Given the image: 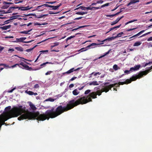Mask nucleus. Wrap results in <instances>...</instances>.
<instances>
[{"mask_svg": "<svg viewBox=\"0 0 152 152\" xmlns=\"http://www.w3.org/2000/svg\"><path fill=\"white\" fill-rule=\"evenodd\" d=\"M151 33V32H148V33H145V34H143L142 36H140L139 37H143Z\"/></svg>", "mask_w": 152, "mask_h": 152, "instance_id": "nucleus-38", "label": "nucleus"}, {"mask_svg": "<svg viewBox=\"0 0 152 152\" xmlns=\"http://www.w3.org/2000/svg\"><path fill=\"white\" fill-rule=\"evenodd\" d=\"M147 41H152V37H150L149 38H148L147 39Z\"/></svg>", "mask_w": 152, "mask_h": 152, "instance_id": "nucleus-61", "label": "nucleus"}, {"mask_svg": "<svg viewBox=\"0 0 152 152\" xmlns=\"http://www.w3.org/2000/svg\"><path fill=\"white\" fill-rule=\"evenodd\" d=\"M80 93V92L78 91L77 89H75L72 91L73 94L75 96L77 95Z\"/></svg>", "mask_w": 152, "mask_h": 152, "instance_id": "nucleus-17", "label": "nucleus"}, {"mask_svg": "<svg viewBox=\"0 0 152 152\" xmlns=\"http://www.w3.org/2000/svg\"><path fill=\"white\" fill-rule=\"evenodd\" d=\"M74 85L73 84H70L69 86V88H72L74 86Z\"/></svg>", "mask_w": 152, "mask_h": 152, "instance_id": "nucleus-59", "label": "nucleus"}, {"mask_svg": "<svg viewBox=\"0 0 152 152\" xmlns=\"http://www.w3.org/2000/svg\"><path fill=\"white\" fill-rule=\"evenodd\" d=\"M4 49V48L0 46V52L1 51Z\"/></svg>", "mask_w": 152, "mask_h": 152, "instance_id": "nucleus-63", "label": "nucleus"}, {"mask_svg": "<svg viewBox=\"0 0 152 152\" xmlns=\"http://www.w3.org/2000/svg\"><path fill=\"white\" fill-rule=\"evenodd\" d=\"M53 72V71H49L45 73V75H50Z\"/></svg>", "mask_w": 152, "mask_h": 152, "instance_id": "nucleus-42", "label": "nucleus"}, {"mask_svg": "<svg viewBox=\"0 0 152 152\" xmlns=\"http://www.w3.org/2000/svg\"><path fill=\"white\" fill-rule=\"evenodd\" d=\"M56 2V1H54L48 2H47V3H48L49 4H53Z\"/></svg>", "mask_w": 152, "mask_h": 152, "instance_id": "nucleus-53", "label": "nucleus"}, {"mask_svg": "<svg viewBox=\"0 0 152 152\" xmlns=\"http://www.w3.org/2000/svg\"><path fill=\"white\" fill-rule=\"evenodd\" d=\"M124 16H122L120 18H118L115 21L112 22L111 25L112 26L113 25L117 23L120 20L124 17Z\"/></svg>", "mask_w": 152, "mask_h": 152, "instance_id": "nucleus-9", "label": "nucleus"}, {"mask_svg": "<svg viewBox=\"0 0 152 152\" xmlns=\"http://www.w3.org/2000/svg\"><path fill=\"white\" fill-rule=\"evenodd\" d=\"M54 101V99L51 98H50L48 99H47L45 100V101H50L51 102H53Z\"/></svg>", "mask_w": 152, "mask_h": 152, "instance_id": "nucleus-35", "label": "nucleus"}, {"mask_svg": "<svg viewBox=\"0 0 152 152\" xmlns=\"http://www.w3.org/2000/svg\"><path fill=\"white\" fill-rule=\"evenodd\" d=\"M140 65H135L134 67H131L130 68V71H136L137 70L140 68Z\"/></svg>", "mask_w": 152, "mask_h": 152, "instance_id": "nucleus-8", "label": "nucleus"}, {"mask_svg": "<svg viewBox=\"0 0 152 152\" xmlns=\"http://www.w3.org/2000/svg\"><path fill=\"white\" fill-rule=\"evenodd\" d=\"M123 34H124V33L122 32H121L119 33L118 34H117V36L115 37V38H116L117 37H121V35Z\"/></svg>", "mask_w": 152, "mask_h": 152, "instance_id": "nucleus-32", "label": "nucleus"}, {"mask_svg": "<svg viewBox=\"0 0 152 152\" xmlns=\"http://www.w3.org/2000/svg\"><path fill=\"white\" fill-rule=\"evenodd\" d=\"M109 5V3H107L102 5L101 6V7H100L101 8H102V7H105V6H108Z\"/></svg>", "mask_w": 152, "mask_h": 152, "instance_id": "nucleus-45", "label": "nucleus"}, {"mask_svg": "<svg viewBox=\"0 0 152 152\" xmlns=\"http://www.w3.org/2000/svg\"><path fill=\"white\" fill-rule=\"evenodd\" d=\"M3 66L4 67H7L8 68H10V67H9L8 65H7L6 64H0V66Z\"/></svg>", "mask_w": 152, "mask_h": 152, "instance_id": "nucleus-43", "label": "nucleus"}, {"mask_svg": "<svg viewBox=\"0 0 152 152\" xmlns=\"http://www.w3.org/2000/svg\"><path fill=\"white\" fill-rule=\"evenodd\" d=\"M49 7L52 8V9L53 10H56L58 9V7L57 6H54L51 5V6H49Z\"/></svg>", "mask_w": 152, "mask_h": 152, "instance_id": "nucleus-31", "label": "nucleus"}, {"mask_svg": "<svg viewBox=\"0 0 152 152\" xmlns=\"http://www.w3.org/2000/svg\"><path fill=\"white\" fill-rule=\"evenodd\" d=\"M84 86H83L80 88V87H78V89L79 90H82L84 88Z\"/></svg>", "mask_w": 152, "mask_h": 152, "instance_id": "nucleus-64", "label": "nucleus"}, {"mask_svg": "<svg viewBox=\"0 0 152 152\" xmlns=\"http://www.w3.org/2000/svg\"><path fill=\"white\" fill-rule=\"evenodd\" d=\"M88 49V48H87V47L86 48H83L79 50V51H80L81 52L86 51Z\"/></svg>", "mask_w": 152, "mask_h": 152, "instance_id": "nucleus-28", "label": "nucleus"}, {"mask_svg": "<svg viewBox=\"0 0 152 152\" xmlns=\"http://www.w3.org/2000/svg\"><path fill=\"white\" fill-rule=\"evenodd\" d=\"M10 27V25H8L7 26H3L1 27L0 28L3 30H6L8 28H9Z\"/></svg>", "mask_w": 152, "mask_h": 152, "instance_id": "nucleus-18", "label": "nucleus"}, {"mask_svg": "<svg viewBox=\"0 0 152 152\" xmlns=\"http://www.w3.org/2000/svg\"><path fill=\"white\" fill-rule=\"evenodd\" d=\"M59 42H56L54 43L53 44V45H52L51 46V48H53L55 46L58 45H59Z\"/></svg>", "mask_w": 152, "mask_h": 152, "instance_id": "nucleus-34", "label": "nucleus"}, {"mask_svg": "<svg viewBox=\"0 0 152 152\" xmlns=\"http://www.w3.org/2000/svg\"><path fill=\"white\" fill-rule=\"evenodd\" d=\"M14 1L15 4H18L22 3L23 2V0H14Z\"/></svg>", "mask_w": 152, "mask_h": 152, "instance_id": "nucleus-23", "label": "nucleus"}, {"mask_svg": "<svg viewBox=\"0 0 152 152\" xmlns=\"http://www.w3.org/2000/svg\"><path fill=\"white\" fill-rule=\"evenodd\" d=\"M109 83L108 82L105 83L104 86H102L101 89H100L99 88H98L97 89L99 90L96 91L91 93L87 97L86 96L81 97L80 96H77L75 99L69 101L66 106L62 107L61 105L58 106L56 108L57 112H58L59 115L64 112L71 110L80 104H83L89 102H92V98L94 99L97 98V96H100L103 92H108L110 89L108 86L106 85Z\"/></svg>", "mask_w": 152, "mask_h": 152, "instance_id": "nucleus-2", "label": "nucleus"}, {"mask_svg": "<svg viewBox=\"0 0 152 152\" xmlns=\"http://www.w3.org/2000/svg\"><path fill=\"white\" fill-rule=\"evenodd\" d=\"M113 69L115 71L120 69V67L116 64H114L113 66Z\"/></svg>", "mask_w": 152, "mask_h": 152, "instance_id": "nucleus-22", "label": "nucleus"}, {"mask_svg": "<svg viewBox=\"0 0 152 152\" xmlns=\"http://www.w3.org/2000/svg\"><path fill=\"white\" fill-rule=\"evenodd\" d=\"M77 78V77H72L71 79L69 81H73V80H75V79H76Z\"/></svg>", "mask_w": 152, "mask_h": 152, "instance_id": "nucleus-55", "label": "nucleus"}, {"mask_svg": "<svg viewBox=\"0 0 152 152\" xmlns=\"http://www.w3.org/2000/svg\"><path fill=\"white\" fill-rule=\"evenodd\" d=\"M130 71V69L129 70H126L124 71V72L125 73H127L128 74L129 73L130 71Z\"/></svg>", "mask_w": 152, "mask_h": 152, "instance_id": "nucleus-52", "label": "nucleus"}, {"mask_svg": "<svg viewBox=\"0 0 152 152\" xmlns=\"http://www.w3.org/2000/svg\"><path fill=\"white\" fill-rule=\"evenodd\" d=\"M103 44V43H102L101 44H96V43H92L91 44L88 45L87 47V48H90L91 47H92V46H95V45H100V44Z\"/></svg>", "mask_w": 152, "mask_h": 152, "instance_id": "nucleus-16", "label": "nucleus"}, {"mask_svg": "<svg viewBox=\"0 0 152 152\" xmlns=\"http://www.w3.org/2000/svg\"><path fill=\"white\" fill-rule=\"evenodd\" d=\"M81 68H78L77 69H75V68H73L68 71H67L63 72L62 73V74L63 75H65V74H69L70 73L74 71H76L79 70Z\"/></svg>", "mask_w": 152, "mask_h": 152, "instance_id": "nucleus-6", "label": "nucleus"}, {"mask_svg": "<svg viewBox=\"0 0 152 152\" xmlns=\"http://www.w3.org/2000/svg\"><path fill=\"white\" fill-rule=\"evenodd\" d=\"M152 64V62H149L148 63H146L145 64V65L143 66V67H145L146 66H147L148 65V64Z\"/></svg>", "mask_w": 152, "mask_h": 152, "instance_id": "nucleus-50", "label": "nucleus"}, {"mask_svg": "<svg viewBox=\"0 0 152 152\" xmlns=\"http://www.w3.org/2000/svg\"><path fill=\"white\" fill-rule=\"evenodd\" d=\"M91 91V90H86L85 92V94H87L89 93L90 94V92Z\"/></svg>", "mask_w": 152, "mask_h": 152, "instance_id": "nucleus-41", "label": "nucleus"}, {"mask_svg": "<svg viewBox=\"0 0 152 152\" xmlns=\"http://www.w3.org/2000/svg\"><path fill=\"white\" fill-rule=\"evenodd\" d=\"M75 36H71L69 37H68L66 39V41L67 42L68 40L72 38H73L75 37Z\"/></svg>", "mask_w": 152, "mask_h": 152, "instance_id": "nucleus-39", "label": "nucleus"}, {"mask_svg": "<svg viewBox=\"0 0 152 152\" xmlns=\"http://www.w3.org/2000/svg\"><path fill=\"white\" fill-rule=\"evenodd\" d=\"M14 37L13 36H6L5 37V38H13Z\"/></svg>", "mask_w": 152, "mask_h": 152, "instance_id": "nucleus-56", "label": "nucleus"}, {"mask_svg": "<svg viewBox=\"0 0 152 152\" xmlns=\"http://www.w3.org/2000/svg\"><path fill=\"white\" fill-rule=\"evenodd\" d=\"M36 46H34L33 48H30V49H27V50H26L25 51H26V52H31V51H32V50H33V49L35 48L36 47Z\"/></svg>", "mask_w": 152, "mask_h": 152, "instance_id": "nucleus-33", "label": "nucleus"}, {"mask_svg": "<svg viewBox=\"0 0 152 152\" xmlns=\"http://www.w3.org/2000/svg\"><path fill=\"white\" fill-rule=\"evenodd\" d=\"M19 64V65H21L23 66L26 70L29 71H32L33 70L31 67H29L28 65L24 64L23 62H21Z\"/></svg>", "mask_w": 152, "mask_h": 152, "instance_id": "nucleus-7", "label": "nucleus"}, {"mask_svg": "<svg viewBox=\"0 0 152 152\" xmlns=\"http://www.w3.org/2000/svg\"><path fill=\"white\" fill-rule=\"evenodd\" d=\"M99 83H98L97 81H94L91 82H90L89 83V85L90 86L93 85L94 86H98L99 85Z\"/></svg>", "mask_w": 152, "mask_h": 152, "instance_id": "nucleus-15", "label": "nucleus"}, {"mask_svg": "<svg viewBox=\"0 0 152 152\" xmlns=\"http://www.w3.org/2000/svg\"><path fill=\"white\" fill-rule=\"evenodd\" d=\"M15 88H13L12 89H11L10 90H9L8 91V92L9 93H12L13 92V91L15 89Z\"/></svg>", "mask_w": 152, "mask_h": 152, "instance_id": "nucleus-54", "label": "nucleus"}, {"mask_svg": "<svg viewBox=\"0 0 152 152\" xmlns=\"http://www.w3.org/2000/svg\"><path fill=\"white\" fill-rule=\"evenodd\" d=\"M5 5H3L2 6V8L3 9H7L9 7V5L7 4H4Z\"/></svg>", "mask_w": 152, "mask_h": 152, "instance_id": "nucleus-36", "label": "nucleus"}, {"mask_svg": "<svg viewBox=\"0 0 152 152\" xmlns=\"http://www.w3.org/2000/svg\"><path fill=\"white\" fill-rule=\"evenodd\" d=\"M47 64H53V63L51 62H46L44 63L43 64H40V66H41V67L37 69H40L41 68H42V67H44L45 66V65Z\"/></svg>", "mask_w": 152, "mask_h": 152, "instance_id": "nucleus-11", "label": "nucleus"}, {"mask_svg": "<svg viewBox=\"0 0 152 152\" xmlns=\"http://www.w3.org/2000/svg\"><path fill=\"white\" fill-rule=\"evenodd\" d=\"M91 6L86 7V10H93V9L94 8L96 10H98L99 9H101V7H90Z\"/></svg>", "mask_w": 152, "mask_h": 152, "instance_id": "nucleus-13", "label": "nucleus"}, {"mask_svg": "<svg viewBox=\"0 0 152 152\" xmlns=\"http://www.w3.org/2000/svg\"><path fill=\"white\" fill-rule=\"evenodd\" d=\"M88 13V12H77L76 13V14L77 15H83L84 14H86Z\"/></svg>", "mask_w": 152, "mask_h": 152, "instance_id": "nucleus-19", "label": "nucleus"}, {"mask_svg": "<svg viewBox=\"0 0 152 152\" xmlns=\"http://www.w3.org/2000/svg\"><path fill=\"white\" fill-rule=\"evenodd\" d=\"M114 16H115L114 14L109 15H106L107 17H109L110 18H112V17H114Z\"/></svg>", "mask_w": 152, "mask_h": 152, "instance_id": "nucleus-48", "label": "nucleus"}, {"mask_svg": "<svg viewBox=\"0 0 152 152\" xmlns=\"http://www.w3.org/2000/svg\"><path fill=\"white\" fill-rule=\"evenodd\" d=\"M15 48L18 51H19L20 52H22L23 51V48L21 47H16Z\"/></svg>", "mask_w": 152, "mask_h": 152, "instance_id": "nucleus-20", "label": "nucleus"}, {"mask_svg": "<svg viewBox=\"0 0 152 152\" xmlns=\"http://www.w3.org/2000/svg\"><path fill=\"white\" fill-rule=\"evenodd\" d=\"M145 31V30H143L140 31L138 33L136 34L137 36H138L139 35H140L141 34L143 33Z\"/></svg>", "mask_w": 152, "mask_h": 152, "instance_id": "nucleus-40", "label": "nucleus"}, {"mask_svg": "<svg viewBox=\"0 0 152 152\" xmlns=\"http://www.w3.org/2000/svg\"><path fill=\"white\" fill-rule=\"evenodd\" d=\"M21 34H29L30 33H28V31H20L19 32Z\"/></svg>", "mask_w": 152, "mask_h": 152, "instance_id": "nucleus-37", "label": "nucleus"}, {"mask_svg": "<svg viewBox=\"0 0 152 152\" xmlns=\"http://www.w3.org/2000/svg\"><path fill=\"white\" fill-rule=\"evenodd\" d=\"M118 85V83H115L114 84H110V85H109L108 86L110 88V90H111V88L112 87H115V86L116 85Z\"/></svg>", "mask_w": 152, "mask_h": 152, "instance_id": "nucleus-27", "label": "nucleus"}, {"mask_svg": "<svg viewBox=\"0 0 152 152\" xmlns=\"http://www.w3.org/2000/svg\"><path fill=\"white\" fill-rule=\"evenodd\" d=\"M139 79L137 75H133L130 79H127L124 82H119L118 84L119 85H123L124 84H127L131 83L132 81H135L137 79Z\"/></svg>", "mask_w": 152, "mask_h": 152, "instance_id": "nucleus-3", "label": "nucleus"}, {"mask_svg": "<svg viewBox=\"0 0 152 152\" xmlns=\"http://www.w3.org/2000/svg\"><path fill=\"white\" fill-rule=\"evenodd\" d=\"M121 24L120 25H119L118 26H115L112 28H111L109 29V31H110L113 30L114 29H115L116 28H119L120 26H121Z\"/></svg>", "mask_w": 152, "mask_h": 152, "instance_id": "nucleus-29", "label": "nucleus"}, {"mask_svg": "<svg viewBox=\"0 0 152 152\" xmlns=\"http://www.w3.org/2000/svg\"><path fill=\"white\" fill-rule=\"evenodd\" d=\"M136 28H133L129 29H127L126 30V31H132L133 30H134V29H136Z\"/></svg>", "mask_w": 152, "mask_h": 152, "instance_id": "nucleus-49", "label": "nucleus"}, {"mask_svg": "<svg viewBox=\"0 0 152 152\" xmlns=\"http://www.w3.org/2000/svg\"><path fill=\"white\" fill-rule=\"evenodd\" d=\"M22 106L19 107H14L10 111L9 114L5 116L0 115V122L2 124H6L5 122L8 119L12 117H17L20 115L18 119L19 121L23 119H36L38 121H44L46 119L48 120L50 118H54L59 115L57 112V108L54 110L52 108L50 110H48L45 113L40 114L39 112H32L28 111H26Z\"/></svg>", "mask_w": 152, "mask_h": 152, "instance_id": "nucleus-1", "label": "nucleus"}, {"mask_svg": "<svg viewBox=\"0 0 152 152\" xmlns=\"http://www.w3.org/2000/svg\"><path fill=\"white\" fill-rule=\"evenodd\" d=\"M3 4H7V5H9L10 4H13V3H11V2H7L4 1L3 2Z\"/></svg>", "mask_w": 152, "mask_h": 152, "instance_id": "nucleus-44", "label": "nucleus"}, {"mask_svg": "<svg viewBox=\"0 0 152 152\" xmlns=\"http://www.w3.org/2000/svg\"><path fill=\"white\" fill-rule=\"evenodd\" d=\"M152 69V66L149 68V69L144 71H141L137 75L139 78L142 77L143 75L147 74Z\"/></svg>", "mask_w": 152, "mask_h": 152, "instance_id": "nucleus-4", "label": "nucleus"}, {"mask_svg": "<svg viewBox=\"0 0 152 152\" xmlns=\"http://www.w3.org/2000/svg\"><path fill=\"white\" fill-rule=\"evenodd\" d=\"M26 37H21L20 38H16V41H14V42H23L24 43H29L33 41V40L28 41H23L25 40L26 39Z\"/></svg>", "mask_w": 152, "mask_h": 152, "instance_id": "nucleus-5", "label": "nucleus"}, {"mask_svg": "<svg viewBox=\"0 0 152 152\" xmlns=\"http://www.w3.org/2000/svg\"><path fill=\"white\" fill-rule=\"evenodd\" d=\"M114 38H115V37H111L105 39L104 40H103L102 41V42H103L106 40H108L109 41H110L112 39H113Z\"/></svg>", "mask_w": 152, "mask_h": 152, "instance_id": "nucleus-26", "label": "nucleus"}, {"mask_svg": "<svg viewBox=\"0 0 152 152\" xmlns=\"http://www.w3.org/2000/svg\"><path fill=\"white\" fill-rule=\"evenodd\" d=\"M83 18V17H80L77 18H75L74 19V20H79V19H80L82 18Z\"/></svg>", "mask_w": 152, "mask_h": 152, "instance_id": "nucleus-57", "label": "nucleus"}, {"mask_svg": "<svg viewBox=\"0 0 152 152\" xmlns=\"http://www.w3.org/2000/svg\"><path fill=\"white\" fill-rule=\"evenodd\" d=\"M16 66H19V67H21L19 66V64H16L13 65L11 67H10L13 68H14V67H16Z\"/></svg>", "mask_w": 152, "mask_h": 152, "instance_id": "nucleus-46", "label": "nucleus"}, {"mask_svg": "<svg viewBox=\"0 0 152 152\" xmlns=\"http://www.w3.org/2000/svg\"><path fill=\"white\" fill-rule=\"evenodd\" d=\"M97 4H102L103 2V1L102 0L98 1H96Z\"/></svg>", "mask_w": 152, "mask_h": 152, "instance_id": "nucleus-51", "label": "nucleus"}, {"mask_svg": "<svg viewBox=\"0 0 152 152\" xmlns=\"http://www.w3.org/2000/svg\"><path fill=\"white\" fill-rule=\"evenodd\" d=\"M110 50H109L108 51H107V52H106V53L104 54V55H105V56L106 55L109 54V53Z\"/></svg>", "mask_w": 152, "mask_h": 152, "instance_id": "nucleus-62", "label": "nucleus"}, {"mask_svg": "<svg viewBox=\"0 0 152 152\" xmlns=\"http://www.w3.org/2000/svg\"><path fill=\"white\" fill-rule=\"evenodd\" d=\"M16 8H17V9L18 8V10H21L22 11L26 10L25 7H16Z\"/></svg>", "mask_w": 152, "mask_h": 152, "instance_id": "nucleus-21", "label": "nucleus"}, {"mask_svg": "<svg viewBox=\"0 0 152 152\" xmlns=\"http://www.w3.org/2000/svg\"><path fill=\"white\" fill-rule=\"evenodd\" d=\"M14 9H17L16 7H10L8 10L5 12V13H10L12 12V11Z\"/></svg>", "mask_w": 152, "mask_h": 152, "instance_id": "nucleus-10", "label": "nucleus"}, {"mask_svg": "<svg viewBox=\"0 0 152 152\" xmlns=\"http://www.w3.org/2000/svg\"><path fill=\"white\" fill-rule=\"evenodd\" d=\"M101 73L99 72H93L91 74L89 75V77L91 78L92 77V75H94V76H96L98 75H99L101 74Z\"/></svg>", "mask_w": 152, "mask_h": 152, "instance_id": "nucleus-12", "label": "nucleus"}, {"mask_svg": "<svg viewBox=\"0 0 152 152\" xmlns=\"http://www.w3.org/2000/svg\"><path fill=\"white\" fill-rule=\"evenodd\" d=\"M29 106H30V107L32 110H35L37 109L36 107L35 106V105L33 104L31 102L30 103Z\"/></svg>", "mask_w": 152, "mask_h": 152, "instance_id": "nucleus-14", "label": "nucleus"}, {"mask_svg": "<svg viewBox=\"0 0 152 152\" xmlns=\"http://www.w3.org/2000/svg\"><path fill=\"white\" fill-rule=\"evenodd\" d=\"M80 9L82 10H86V7L83 6H80L76 8L75 10H77L78 9Z\"/></svg>", "mask_w": 152, "mask_h": 152, "instance_id": "nucleus-24", "label": "nucleus"}, {"mask_svg": "<svg viewBox=\"0 0 152 152\" xmlns=\"http://www.w3.org/2000/svg\"><path fill=\"white\" fill-rule=\"evenodd\" d=\"M25 8H26V10H29L31 8H30L29 7V6H28L26 7H25Z\"/></svg>", "mask_w": 152, "mask_h": 152, "instance_id": "nucleus-60", "label": "nucleus"}, {"mask_svg": "<svg viewBox=\"0 0 152 152\" xmlns=\"http://www.w3.org/2000/svg\"><path fill=\"white\" fill-rule=\"evenodd\" d=\"M142 43L141 42H135L134 44V46H138L140 45Z\"/></svg>", "mask_w": 152, "mask_h": 152, "instance_id": "nucleus-25", "label": "nucleus"}, {"mask_svg": "<svg viewBox=\"0 0 152 152\" xmlns=\"http://www.w3.org/2000/svg\"><path fill=\"white\" fill-rule=\"evenodd\" d=\"M137 20H132L129 21L128 22H129V23H130L136 21Z\"/></svg>", "mask_w": 152, "mask_h": 152, "instance_id": "nucleus-58", "label": "nucleus"}, {"mask_svg": "<svg viewBox=\"0 0 152 152\" xmlns=\"http://www.w3.org/2000/svg\"><path fill=\"white\" fill-rule=\"evenodd\" d=\"M25 92L30 95H33V92L32 91H28L27 90H26L25 91Z\"/></svg>", "mask_w": 152, "mask_h": 152, "instance_id": "nucleus-30", "label": "nucleus"}, {"mask_svg": "<svg viewBox=\"0 0 152 152\" xmlns=\"http://www.w3.org/2000/svg\"><path fill=\"white\" fill-rule=\"evenodd\" d=\"M39 86L38 84H36L34 86V88H39Z\"/></svg>", "mask_w": 152, "mask_h": 152, "instance_id": "nucleus-47", "label": "nucleus"}]
</instances>
